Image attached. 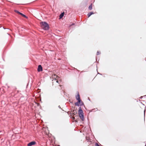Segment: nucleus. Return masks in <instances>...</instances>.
<instances>
[{"label":"nucleus","mask_w":146,"mask_h":146,"mask_svg":"<svg viewBox=\"0 0 146 146\" xmlns=\"http://www.w3.org/2000/svg\"><path fill=\"white\" fill-rule=\"evenodd\" d=\"M41 27L45 30H47L49 29L48 24L45 22H42L41 23Z\"/></svg>","instance_id":"f257e3e1"},{"label":"nucleus","mask_w":146,"mask_h":146,"mask_svg":"<svg viewBox=\"0 0 146 146\" xmlns=\"http://www.w3.org/2000/svg\"><path fill=\"white\" fill-rule=\"evenodd\" d=\"M78 114L80 119H82V121H83L84 120L83 113L81 107H80L79 109Z\"/></svg>","instance_id":"f03ea898"},{"label":"nucleus","mask_w":146,"mask_h":146,"mask_svg":"<svg viewBox=\"0 0 146 146\" xmlns=\"http://www.w3.org/2000/svg\"><path fill=\"white\" fill-rule=\"evenodd\" d=\"M36 143L35 141H32V142L29 143L28 144L27 146H31L32 145H35L36 144Z\"/></svg>","instance_id":"7ed1b4c3"},{"label":"nucleus","mask_w":146,"mask_h":146,"mask_svg":"<svg viewBox=\"0 0 146 146\" xmlns=\"http://www.w3.org/2000/svg\"><path fill=\"white\" fill-rule=\"evenodd\" d=\"M42 67L41 65H39L37 69V71L38 72L42 71Z\"/></svg>","instance_id":"20e7f679"},{"label":"nucleus","mask_w":146,"mask_h":146,"mask_svg":"<svg viewBox=\"0 0 146 146\" xmlns=\"http://www.w3.org/2000/svg\"><path fill=\"white\" fill-rule=\"evenodd\" d=\"M76 99L78 100H80V95L78 93L77 94V95L76 96Z\"/></svg>","instance_id":"39448f33"},{"label":"nucleus","mask_w":146,"mask_h":146,"mask_svg":"<svg viewBox=\"0 0 146 146\" xmlns=\"http://www.w3.org/2000/svg\"><path fill=\"white\" fill-rule=\"evenodd\" d=\"M80 102V100H78V101L75 103V105L76 106H79V103Z\"/></svg>","instance_id":"423d86ee"},{"label":"nucleus","mask_w":146,"mask_h":146,"mask_svg":"<svg viewBox=\"0 0 146 146\" xmlns=\"http://www.w3.org/2000/svg\"><path fill=\"white\" fill-rule=\"evenodd\" d=\"M94 13L92 12H90L88 14V16L89 17L91 15L94 14Z\"/></svg>","instance_id":"0eeeda50"},{"label":"nucleus","mask_w":146,"mask_h":146,"mask_svg":"<svg viewBox=\"0 0 146 146\" xmlns=\"http://www.w3.org/2000/svg\"><path fill=\"white\" fill-rule=\"evenodd\" d=\"M57 87L59 90H60L61 88V85H60L59 84H58L57 85Z\"/></svg>","instance_id":"6e6552de"},{"label":"nucleus","mask_w":146,"mask_h":146,"mask_svg":"<svg viewBox=\"0 0 146 146\" xmlns=\"http://www.w3.org/2000/svg\"><path fill=\"white\" fill-rule=\"evenodd\" d=\"M77 113V112L76 111L73 110L72 113H71V115H75Z\"/></svg>","instance_id":"1a4fd4ad"},{"label":"nucleus","mask_w":146,"mask_h":146,"mask_svg":"<svg viewBox=\"0 0 146 146\" xmlns=\"http://www.w3.org/2000/svg\"><path fill=\"white\" fill-rule=\"evenodd\" d=\"M64 13H62L60 15L59 17L60 19L62 18V17L64 16Z\"/></svg>","instance_id":"9d476101"},{"label":"nucleus","mask_w":146,"mask_h":146,"mask_svg":"<svg viewBox=\"0 0 146 146\" xmlns=\"http://www.w3.org/2000/svg\"><path fill=\"white\" fill-rule=\"evenodd\" d=\"M92 4H91L90 5L89 7V9L90 10H91L92 9Z\"/></svg>","instance_id":"9b49d317"},{"label":"nucleus","mask_w":146,"mask_h":146,"mask_svg":"<svg viewBox=\"0 0 146 146\" xmlns=\"http://www.w3.org/2000/svg\"><path fill=\"white\" fill-rule=\"evenodd\" d=\"M84 105V103L82 101H81L80 100V102L79 103V106H82Z\"/></svg>","instance_id":"f8f14e48"},{"label":"nucleus","mask_w":146,"mask_h":146,"mask_svg":"<svg viewBox=\"0 0 146 146\" xmlns=\"http://www.w3.org/2000/svg\"><path fill=\"white\" fill-rule=\"evenodd\" d=\"M23 17H24L25 18H27V17L25 15H24L23 14H22L21 15Z\"/></svg>","instance_id":"ddd939ff"},{"label":"nucleus","mask_w":146,"mask_h":146,"mask_svg":"<svg viewBox=\"0 0 146 146\" xmlns=\"http://www.w3.org/2000/svg\"><path fill=\"white\" fill-rule=\"evenodd\" d=\"M15 12H16V13H17L19 14V12L18 11H17V10H15Z\"/></svg>","instance_id":"4468645a"},{"label":"nucleus","mask_w":146,"mask_h":146,"mask_svg":"<svg viewBox=\"0 0 146 146\" xmlns=\"http://www.w3.org/2000/svg\"><path fill=\"white\" fill-rule=\"evenodd\" d=\"M95 146H100L98 143H96L95 144Z\"/></svg>","instance_id":"2eb2a0df"},{"label":"nucleus","mask_w":146,"mask_h":146,"mask_svg":"<svg viewBox=\"0 0 146 146\" xmlns=\"http://www.w3.org/2000/svg\"><path fill=\"white\" fill-rule=\"evenodd\" d=\"M54 80H55V81H56V82L57 83H58V80H56V79H55Z\"/></svg>","instance_id":"dca6fc26"},{"label":"nucleus","mask_w":146,"mask_h":146,"mask_svg":"<svg viewBox=\"0 0 146 146\" xmlns=\"http://www.w3.org/2000/svg\"><path fill=\"white\" fill-rule=\"evenodd\" d=\"M22 14V13H20V12H19V14H20V15H21V14Z\"/></svg>","instance_id":"f3484780"},{"label":"nucleus","mask_w":146,"mask_h":146,"mask_svg":"<svg viewBox=\"0 0 146 146\" xmlns=\"http://www.w3.org/2000/svg\"><path fill=\"white\" fill-rule=\"evenodd\" d=\"M72 118H73V119H75V117H73Z\"/></svg>","instance_id":"a211bd4d"},{"label":"nucleus","mask_w":146,"mask_h":146,"mask_svg":"<svg viewBox=\"0 0 146 146\" xmlns=\"http://www.w3.org/2000/svg\"><path fill=\"white\" fill-rule=\"evenodd\" d=\"M74 25V23H73V24H72V25Z\"/></svg>","instance_id":"6ab92c4d"},{"label":"nucleus","mask_w":146,"mask_h":146,"mask_svg":"<svg viewBox=\"0 0 146 146\" xmlns=\"http://www.w3.org/2000/svg\"><path fill=\"white\" fill-rule=\"evenodd\" d=\"M59 108H61V107H60V106H59Z\"/></svg>","instance_id":"aec40b11"},{"label":"nucleus","mask_w":146,"mask_h":146,"mask_svg":"<svg viewBox=\"0 0 146 146\" xmlns=\"http://www.w3.org/2000/svg\"><path fill=\"white\" fill-rule=\"evenodd\" d=\"M59 108H61V107H60V106H59Z\"/></svg>","instance_id":"412c9836"},{"label":"nucleus","mask_w":146,"mask_h":146,"mask_svg":"<svg viewBox=\"0 0 146 146\" xmlns=\"http://www.w3.org/2000/svg\"><path fill=\"white\" fill-rule=\"evenodd\" d=\"M59 108H61V107H60V106H59Z\"/></svg>","instance_id":"4be33fe9"},{"label":"nucleus","mask_w":146,"mask_h":146,"mask_svg":"<svg viewBox=\"0 0 146 146\" xmlns=\"http://www.w3.org/2000/svg\"><path fill=\"white\" fill-rule=\"evenodd\" d=\"M59 108H61V107H60V106H59Z\"/></svg>","instance_id":"5701e85b"}]
</instances>
